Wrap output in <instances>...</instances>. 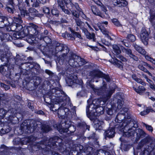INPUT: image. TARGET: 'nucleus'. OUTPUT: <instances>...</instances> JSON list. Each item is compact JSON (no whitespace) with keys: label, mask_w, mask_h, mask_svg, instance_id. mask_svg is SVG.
Returning a JSON list of instances; mask_svg holds the SVG:
<instances>
[{"label":"nucleus","mask_w":155,"mask_h":155,"mask_svg":"<svg viewBox=\"0 0 155 155\" xmlns=\"http://www.w3.org/2000/svg\"><path fill=\"white\" fill-rule=\"evenodd\" d=\"M63 120H62L60 123H57L54 124V127L56 128L58 130L60 131L62 127V125L64 124V123L62 122Z\"/></svg>","instance_id":"4d7b16f0"},{"label":"nucleus","mask_w":155,"mask_h":155,"mask_svg":"<svg viewBox=\"0 0 155 155\" xmlns=\"http://www.w3.org/2000/svg\"><path fill=\"white\" fill-rule=\"evenodd\" d=\"M94 106L92 107L93 108V112L97 113L99 115L102 114L104 113L105 111L104 106H101L99 105H93Z\"/></svg>","instance_id":"2f4dec72"},{"label":"nucleus","mask_w":155,"mask_h":155,"mask_svg":"<svg viewBox=\"0 0 155 155\" xmlns=\"http://www.w3.org/2000/svg\"><path fill=\"white\" fill-rule=\"evenodd\" d=\"M113 3L114 5L121 8L126 7L128 5L126 0H114Z\"/></svg>","instance_id":"72a5a7b5"},{"label":"nucleus","mask_w":155,"mask_h":155,"mask_svg":"<svg viewBox=\"0 0 155 155\" xmlns=\"http://www.w3.org/2000/svg\"><path fill=\"white\" fill-rule=\"evenodd\" d=\"M77 127L83 132H85L87 130L89 131L90 128V125H87L85 121L81 120L78 123Z\"/></svg>","instance_id":"cd10ccee"},{"label":"nucleus","mask_w":155,"mask_h":155,"mask_svg":"<svg viewBox=\"0 0 155 155\" xmlns=\"http://www.w3.org/2000/svg\"><path fill=\"white\" fill-rule=\"evenodd\" d=\"M18 33H14L13 34L12 36L11 35L12 40V41L14 44L18 47H22L23 45L21 43H20L19 40L23 38L21 35L19 36L18 34L20 32Z\"/></svg>","instance_id":"412c9836"},{"label":"nucleus","mask_w":155,"mask_h":155,"mask_svg":"<svg viewBox=\"0 0 155 155\" xmlns=\"http://www.w3.org/2000/svg\"><path fill=\"white\" fill-rule=\"evenodd\" d=\"M155 145L154 144L150 143L148 146L147 149L148 150L144 149L141 153V155H150V153H153L155 151Z\"/></svg>","instance_id":"c756f323"},{"label":"nucleus","mask_w":155,"mask_h":155,"mask_svg":"<svg viewBox=\"0 0 155 155\" xmlns=\"http://www.w3.org/2000/svg\"><path fill=\"white\" fill-rule=\"evenodd\" d=\"M55 53L57 54L59 52H62L63 55L66 56L69 51L68 47L65 45L55 41L54 43Z\"/></svg>","instance_id":"f8f14e48"},{"label":"nucleus","mask_w":155,"mask_h":155,"mask_svg":"<svg viewBox=\"0 0 155 155\" xmlns=\"http://www.w3.org/2000/svg\"><path fill=\"white\" fill-rule=\"evenodd\" d=\"M112 52L114 54L112 57H113V56H116V57H118L117 56L119 55L121 52L120 48L117 45L114 44L112 45Z\"/></svg>","instance_id":"c9c22d12"},{"label":"nucleus","mask_w":155,"mask_h":155,"mask_svg":"<svg viewBox=\"0 0 155 155\" xmlns=\"http://www.w3.org/2000/svg\"><path fill=\"white\" fill-rule=\"evenodd\" d=\"M110 107H107L106 109L107 114L111 116L113 115L114 110V112H116L117 109L116 105L113 104L111 102H110Z\"/></svg>","instance_id":"4c0bfd02"},{"label":"nucleus","mask_w":155,"mask_h":155,"mask_svg":"<svg viewBox=\"0 0 155 155\" xmlns=\"http://www.w3.org/2000/svg\"><path fill=\"white\" fill-rule=\"evenodd\" d=\"M58 8L61 9L65 13L68 15L71 13L73 19L74 20L73 13L79 14V18L80 15L81 17L87 21L90 20V18L84 14L82 10L79 6L78 3L73 2L72 0H58Z\"/></svg>","instance_id":"f03ea898"},{"label":"nucleus","mask_w":155,"mask_h":155,"mask_svg":"<svg viewBox=\"0 0 155 155\" xmlns=\"http://www.w3.org/2000/svg\"><path fill=\"white\" fill-rule=\"evenodd\" d=\"M68 131L71 133H73L76 130V127L74 125L72 124L70 122L69 123L68 122Z\"/></svg>","instance_id":"09e8293b"},{"label":"nucleus","mask_w":155,"mask_h":155,"mask_svg":"<svg viewBox=\"0 0 155 155\" xmlns=\"http://www.w3.org/2000/svg\"><path fill=\"white\" fill-rule=\"evenodd\" d=\"M118 116L117 115L115 118V120L116 122L119 123L117 128V131L118 132L123 133L124 137H134L135 134H136L135 140H139L140 138H143L145 136V133L142 129L138 128L137 130L138 127V124L137 121L134 119H131L129 122H128L125 126L123 127L121 124L124 118L121 120H119Z\"/></svg>","instance_id":"f257e3e1"},{"label":"nucleus","mask_w":155,"mask_h":155,"mask_svg":"<svg viewBox=\"0 0 155 155\" xmlns=\"http://www.w3.org/2000/svg\"><path fill=\"white\" fill-rule=\"evenodd\" d=\"M15 142L18 145H23L27 143L26 141L20 138H18L15 139Z\"/></svg>","instance_id":"de8ad7c7"},{"label":"nucleus","mask_w":155,"mask_h":155,"mask_svg":"<svg viewBox=\"0 0 155 155\" xmlns=\"http://www.w3.org/2000/svg\"><path fill=\"white\" fill-rule=\"evenodd\" d=\"M14 20H13V22L14 21H15V22H17V23H21L22 22V21L21 20V16H19L18 17H14Z\"/></svg>","instance_id":"774afa93"},{"label":"nucleus","mask_w":155,"mask_h":155,"mask_svg":"<svg viewBox=\"0 0 155 155\" xmlns=\"http://www.w3.org/2000/svg\"><path fill=\"white\" fill-rule=\"evenodd\" d=\"M41 129L44 133H47L51 130V126L46 124H43L41 126Z\"/></svg>","instance_id":"a19ab883"},{"label":"nucleus","mask_w":155,"mask_h":155,"mask_svg":"<svg viewBox=\"0 0 155 155\" xmlns=\"http://www.w3.org/2000/svg\"><path fill=\"white\" fill-rule=\"evenodd\" d=\"M44 97L46 105L50 108V110L54 108V104H58V102L55 100L51 93H48Z\"/></svg>","instance_id":"ddd939ff"},{"label":"nucleus","mask_w":155,"mask_h":155,"mask_svg":"<svg viewBox=\"0 0 155 155\" xmlns=\"http://www.w3.org/2000/svg\"><path fill=\"white\" fill-rule=\"evenodd\" d=\"M111 56L112 58L109 59L108 61L116 67L120 69H122L123 68L124 64L121 61L118 60L114 56H113V57Z\"/></svg>","instance_id":"bb28decb"},{"label":"nucleus","mask_w":155,"mask_h":155,"mask_svg":"<svg viewBox=\"0 0 155 155\" xmlns=\"http://www.w3.org/2000/svg\"><path fill=\"white\" fill-rule=\"evenodd\" d=\"M111 21L113 24L117 27H121L122 26L119 21L116 18H113L111 20Z\"/></svg>","instance_id":"13d9d810"},{"label":"nucleus","mask_w":155,"mask_h":155,"mask_svg":"<svg viewBox=\"0 0 155 155\" xmlns=\"http://www.w3.org/2000/svg\"><path fill=\"white\" fill-rule=\"evenodd\" d=\"M83 148V146L80 144H74L68 153V154L69 155H78L82 151Z\"/></svg>","instance_id":"dca6fc26"},{"label":"nucleus","mask_w":155,"mask_h":155,"mask_svg":"<svg viewBox=\"0 0 155 155\" xmlns=\"http://www.w3.org/2000/svg\"><path fill=\"white\" fill-rule=\"evenodd\" d=\"M11 149V148L6 146L4 144H2L0 146V150L4 155L9 154Z\"/></svg>","instance_id":"58836bf2"},{"label":"nucleus","mask_w":155,"mask_h":155,"mask_svg":"<svg viewBox=\"0 0 155 155\" xmlns=\"http://www.w3.org/2000/svg\"><path fill=\"white\" fill-rule=\"evenodd\" d=\"M106 90L101 87L99 88H96L95 92L97 93L98 95L101 97H103L106 95V94H105Z\"/></svg>","instance_id":"37998d69"},{"label":"nucleus","mask_w":155,"mask_h":155,"mask_svg":"<svg viewBox=\"0 0 155 155\" xmlns=\"http://www.w3.org/2000/svg\"><path fill=\"white\" fill-rule=\"evenodd\" d=\"M68 29L71 32L70 40L74 41L75 40L76 38H78L80 39H83V38L80 33L75 31V30H74L71 27H69Z\"/></svg>","instance_id":"b1692460"},{"label":"nucleus","mask_w":155,"mask_h":155,"mask_svg":"<svg viewBox=\"0 0 155 155\" xmlns=\"http://www.w3.org/2000/svg\"><path fill=\"white\" fill-rule=\"evenodd\" d=\"M149 33L144 27H143L141 31L140 36L142 42L145 45L148 44Z\"/></svg>","instance_id":"a211bd4d"},{"label":"nucleus","mask_w":155,"mask_h":155,"mask_svg":"<svg viewBox=\"0 0 155 155\" xmlns=\"http://www.w3.org/2000/svg\"><path fill=\"white\" fill-rule=\"evenodd\" d=\"M91 9L93 14L94 15L98 16L103 18H104L105 17V16L104 13L101 12L96 5L92 6H91Z\"/></svg>","instance_id":"473e14b6"},{"label":"nucleus","mask_w":155,"mask_h":155,"mask_svg":"<svg viewBox=\"0 0 155 155\" xmlns=\"http://www.w3.org/2000/svg\"><path fill=\"white\" fill-rule=\"evenodd\" d=\"M52 78L55 83L56 82L57 83H59L60 78L57 75H54L53 74V75L52 76Z\"/></svg>","instance_id":"69168bd1"},{"label":"nucleus","mask_w":155,"mask_h":155,"mask_svg":"<svg viewBox=\"0 0 155 155\" xmlns=\"http://www.w3.org/2000/svg\"><path fill=\"white\" fill-rule=\"evenodd\" d=\"M34 40L38 42L44 41L46 44L50 43L51 40V39L48 36L45 35H44L43 34L38 35L35 38Z\"/></svg>","instance_id":"393cba45"},{"label":"nucleus","mask_w":155,"mask_h":155,"mask_svg":"<svg viewBox=\"0 0 155 155\" xmlns=\"http://www.w3.org/2000/svg\"><path fill=\"white\" fill-rule=\"evenodd\" d=\"M123 48L125 55L128 58L137 61L138 60V58L134 54L131 49L124 47H123Z\"/></svg>","instance_id":"5701e85b"},{"label":"nucleus","mask_w":155,"mask_h":155,"mask_svg":"<svg viewBox=\"0 0 155 155\" xmlns=\"http://www.w3.org/2000/svg\"><path fill=\"white\" fill-rule=\"evenodd\" d=\"M33 80L28 82H27L26 80L25 82H23V85L26 89L30 91H33L36 89L40 83V78L39 77L35 76L33 77Z\"/></svg>","instance_id":"9b49d317"},{"label":"nucleus","mask_w":155,"mask_h":155,"mask_svg":"<svg viewBox=\"0 0 155 155\" xmlns=\"http://www.w3.org/2000/svg\"><path fill=\"white\" fill-rule=\"evenodd\" d=\"M0 60H1L2 61H6L8 62L11 59V57L8 55V54H4L0 53Z\"/></svg>","instance_id":"c03bdc74"},{"label":"nucleus","mask_w":155,"mask_h":155,"mask_svg":"<svg viewBox=\"0 0 155 155\" xmlns=\"http://www.w3.org/2000/svg\"><path fill=\"white\" fill-rule=\"evenodd\" d=\"M138 67L140 70L148 73L149 75H152V74L147 70V68L151 69L152 68L150 64L147 62H142L141 64L138 66Z\"/></svg>","instance_id":"a878e982"},{"label":"nucleus","mask_w":155,"mask_h":155,"mask_svg":"<svg viewBox=\"0 0 155 155\" xmlns=\"http://www.w3.org/2000/svg\"><path fill=\"white\" fill-rule=\"evenodd\" d=\"M63 140L58 136H54L50 138L48 140L47 138L45 140H41L39 142V145L48 148V151L58 150L60 152L64 153H66L67 148L62 142ZM44 147H43L44 148Z\"/></svg>","instance_id":"7ed1b4c3"},{"label":"nucleus","mask_w":155,"mask_h":155,"mask_svg":"<svg viewBox=\"0 0 155 155\" xmlns=\"http://www.w3.org/2000/svg\"><path fill=\"white\" fill-rule=\"evenodd\" d=\"M151 140V138L149 137H146L140 141V143H142L143 146L149 143Z\"/></svg>","instance_id":"5fc2aeb1"},{"label":"nucleus","mask_w":155,"mask_h":155,"mask_svg":"<svg viewBox=\"0 0 155 155\" xmlns=\"http://www.w3.org/2000/svg\"><path fill=\"white\" fill-rule=\"evenodd\" d=\"M115 98L116 99L117 103L116 104H113L116 105L117 109H120L122 108L123 104V98L121 95L119 93H117Z\"/></svg>","instance_id":"7c9ffc66"},{"label":"nucleus","mask_w":155,"mask_h":155,"mask_svg":"<svg viewBox=\"0 0 155 155\" xmlns=\"http://www.w3.org/2000/svg\"><path fill=\"white\" fill-rule=\"evenodd\" d=\"M28 147L29 148V150L32 152L40 151V152L43 153V151H45V149L39 145V143H36L35 144L31 143L28 145Z\"/></svg>","instance_id":"4be33fe9"},{"label":"nucleus","mask_w":155,"mask_h":155,"mask_svg":"<svg viewBox=\"0 0 155 155\" xmlns=\"http://www.w3.org/2000/svg\"><path fill=\"white\" fill-rule=\"evenodd\" d=\"M29 12L28 15V20H29L33 21L35 17H40L41 14L39 13V12L35 8H30L29 9Z\"/></svg>","instance_id":"aec40b11"},{"label":"nucleus","mask_w":155,"mask_h":155,"mask_svg":"<svg viewBox=\"0 0 155 155\" xmlns=\"http://www.w3.org/2000/svg\"><path fill=\"white\" fill-rule=\"evenodd\" d=\"M118 125V124L116 125V127H117ZM115 128L114 127H109L107 129L105 130L104 135L105 139L113 138L115 137L116 133Z\"/></svg>","instance_id":"4468645a"},{"label":"nucleus","mask_w":155,"mask_h":155,"mask_svg":"<svg viewBox=\"0 0 155 155\" xmlns=\"http://www.w3.org/2000/svg\"><path fill=\"white\" fill-rule=\"evenodd\" d=\"M24 120L19 127V131L17 133L18 135L23 134H27L33 132L38 127L36 122L35 120Z\"/></svg>","instance_id":"39448f33"},{"label":"nucleus","mask_w":155,"mask_h":155,"mask_svg":"<svg viewBox=\"0 0 155 155\" xmlns=\"http://www.w3.org/2000/svg\"><path fill=\"white\" fill-rule=\"evenodd\" d=\"M8 5H10V6H6V7L5 8V10L9 13H13L14 12V6L15 5L14 2H13V4H12V5L8 3Z\"/></svg>","instance_id":"a18cd8bd"},{"label":"nucleus","mask_w":155,"mask_h":155,"mask_svg":"<svg viewBox=\"0 0 155 155\" xmlns=\"http://www.w3.org/2000/svg\"><path fill=\"white\" fill-rule=\"evenodd\" d=\"M35 139V137L33 136H30L28 137L27 140L26 141L27 143H32L34 141Z\"/></svg>","instance_id":"338daca9"},{"label":"nucleus","mask_w":155,"mask_h":155,"mask_svg":"<svg viewBox=\"0 0 155 155\" xmlns=\"http://www.w3.org/2000/svg\"><path fill=\"white\" fill-rule=\"evenodd\" d=\"M100 78L104 79L107 82H110L111 80L109 75L104 73L102 71V72Z\"/></svg>","instance_id":"3c124183"},{"label":"nucleus","mask_w":155,"mask_h":155,"mask_svg":"<svg viewBox=\"0 0 155 155\" xmlns=\"http://www.w3.org/2000/svg\"><path fill=\"white\" fill-rule=\"evenodd\" d=\"M63 120H64V124L65 127H62L60 131L63 133H67L68 131V129L67 124L68 121H66L64 119ZM63 126H64V125H63Z\"/></svg>","instance_id":"8fccbe9b"},{"label":"nucleus","mask_w":155,"mask_h":155,"mask_svg":"<svg viewBox=\"0 0 155 155\" xmlns=\"http://www.w3.org/2000/svg\"><path fill=\"white\" fill-rule=\"evenodd\" d=\"M0 38L1 41L3 42L11 41L12 40L11 35L8 33H2L0 35Z\"/></svg>","instance_id":"f704fd0d"},{"label":"nucleus","mask_w":155,"mask_h":155,"mask_svg":"<svg viewBox=\"0 0 155 155\" xmlns=\"http://www.w3.org/2000/svg\"><path fill=\"white\" fill-rule=\"evenodd\" d=\"M133 88L136 93L141 95H144L146 91L145 87L141 85L139 86L137 88L133 87Z\"/></svg>","instance_id":"e433bc0d"},{"label":"nucleus","mask_w":155,"mask_h":155,"mask_svg":"<svg viewBox=\"0 0 155 155\" xmlns=\"http://www.w3.org/2000/svg\"><path fill=\"white\" fill-rule=\"evenodd\" d=\"M92 104H88L86 107V113L87 116L88 118H90L93 116H95V112L93 111V110H91V111L90 110V108Z\"/></svg>","instance_id":"79ce46f5"},{"label":"nucleus","mask_w":155,"mask_h":155,"mask_svg":"<svg viewBox=\"0 0 155 155\" xmlns=\"http://www.w3.org/2000/svg\"><path fill=\"white\" fill-rule=\"evenodd\" d=\"M102 72L99 69H93L90 71L89 75L92 79L100 78Z\"/></svg>","instance_id":"c85d7f7f"},{"label":"nucleus","mask_w":155,"mask_h":155,"mask_svg":"<svg viewBox=\"0 0 155 155\" xmlns=\"http://www.w3.org/2000/svg\"><path fill=\"white\" fill-rule=\"evenodd\" d=\"M43 12L46 15H49L50 14V10L49 7L45 6L42 8Z\"/></svg>","instance_id":"680f3d73"},{"label":"nucleus","mask_w":155,"mask_h":155,"mask_svg":"<svg viewBox=\"0 0 155 155\" xmlns=\"http://www.w3.org/2000/svg\"><path fill=\"white\" fill-rule=\"evenodd\" d=\"M7 113V111L4 108H0V116L1 119L4 118Z\"/></svg>","instance_id":"052dcab7"},{"label":"nucleus","mask_w":155,"mask_h":155,"mask_svg":"<svg viewBox=\"0 0 155 155\" xmlns=\"http://www.w3.org/2000/svg\"><path fill=\"white\" fill-rule=\"evenodd\" d=\"M129 41L126 39H123L122 38L120 39V44L124 46L127 47H129L131 46V44L129 42Z\"/></svg>","instance_id":"603ef678"},{"label":"nucleus","mask_w":155,"mask_h":155,"mask_svg":"<svg viewBox=\"0 0 155 155\" xmlns=\"http://www.w3.org/2000/svg\"><path fill=\"white\" fill-rule=\"evenodd\" d=\"M38 26L33 23H30L28 25H25L20 30L18 35H21L22 38H24L29 35H33L35 39L38 35Z\"/></svg>","instance_id":"423d86ee"},{"label":"nucleus","mask_w":155,"mask_h":155,"mask_svg":"<svg viewBox=\"0 0 155 155\" xmlns=\"http://www.w3.org/2000/svg\"><path fill=\"white\" fill-rule=\"evenodd\" d=\"M40 66L38 64H29V65H28L27 69H25V72L23 73V71L21 70V73L25 75L38 74L40 73Z\"/></svg>","instance_id":"9d476101"},{"label":"nucleus","mask_w":155,"mask_h":155,"mask_svg":"<svg viewBox=\"0 0 155 155\" xmlns=\"http://www.w3.org/2000/svg\"><path fill=\"white\" fill-rule=\"evenodd\" d=\"M127 38L129 41L132 42H134L136 40V36L132 34H128Z\"/></svg>","instance_id":"864d4df0"},{"label":"nucleus","mask_w":155,"mask_h":155,"mask_svg":"<svg viewBox=\"0 0 155 155\" xmlns=\"http://www.w3.org/2000/svg\"><path fill=\"white\" fill-rule=\"evenodd\" d=\"M87 63L84 59L72 52L69 57L68 65L66 66L65 68L67 72H71L74 71V68H78Z\"/></svg>","instance_id":"20e7f679"},{"label":"nucleus","mask_w":155,"mask_h":155,"mask_svg":"<svg viewBox=\"0 0 155 155\" xmlns=\"http://www.w3.org/2000/svg\"><path fill=\"white\" fill-rule=\"evenodd\" d=\"M51 13L54 17H58L60 12L56 8L53 7L51 10Z\"/></svg>","instance_id":"49530a36"},{"label":"nucleus","mask_w":155,"mask_h":155,"mask_svg":"<svg viewBox=\"0 0 155 155\" xmlns=\"http://www.w3.org/2000/svg\"><path fill=\"white\" fill-rule=\"evenodd\" d=\"M89 119L91 121L93 122V125L95 130H101L103 129L102 125L104 123L103 121L99 120L94 116H93Z\"/></svg>","instance_id":"2eb2a0df"},{"label":"nucleus","mask_w":155,"mask_h":155,"mask_svg":"<svg viewBox=\"0 0 155 155\" xmlns=\"http://www.w3.org/2000/svg\"><path fill=\"white\" fill-rule=\"evenodd\" d=\"M70 33H68L67 31H65L64 33L62 34V37L68 39L69 40L70 38Z\"/></svg>","instance_id":"0e129e2a"},{"label":"nucleus","mask_w":155,"mask_h":155,"mask_svg":"<svg viewBox=\"0 0 155 155\" xmlns=\"http://www.w3.org/2000/svg\"><path fill=\"white\" fill-rule=\"evenodd\" d=\"M112 93L109 92L106 94V95L103 97H101L100 98L98 99L97 102V104H98L97 105H99L100 106L102 105V106H104L107 105L108 102H107L108 100L110 97Z\"/></svg>","instance_id":"f3484780"},{"label":"nucleus","mask_w":155,"mask_h":155,"mask_svg":"<svg viewBox=\"0 0 155 155\" xmlns=\"http://www.w3.org/2000/svg\"><path fill=\"white\" fill-rule=\"evenodd\" d=\"M66 82L68 86L74 87L75 84H80V82L76 76L74 78L73 76H71L66 79Z\"/></svg>","instance_id":"6ab92c4d"},{"label":"nucleus","mask_w":155,"mask_h":155,"mask_svg":"<svg viewBox=\"0 0 155 155\" xmlns=\"http://www.w3.org/2000/svg\"><path fill=\"white\" fill-rule=\"evenodd\" d=\"M18 118L13 115H9L8 117V121L0 124V135L9 133L12 130L11 125L12 124H15L18 122Z\"/></svg>","instance_id":"6e6552de"},{"label":"nucleus","mask_w":155,"mask_h":155,"mask_svg":"<svg viewBox=\"0 0 155 155\" xmlns=\"http://www.w3.org/2000/svg\"><path fill=\"white\" fill-rule=\"evenodd\" d=\"M86 86L88 88H91L95 92L96 88L95 87L94 85L92 84L91 81H87L86 82Z\"/></svg>","instance_id":"bf43d9fd"},{"label":"nucleus","mask_w":155,"mask_h":155,"mask_svg":"<svg viewBox=\"0 0 155 155\" xmlns=\"http://www.w3.org/2000/svg\"><path fill=\"white\" fill-rule=\"evenodd\" d=\"M97 26L99 29L103 34L108 31L104 27V26L102 25L101 23L97 24Z\"/></svg>","instance_id":"6e6d98bb"},{"label":"nucleus","mask_w":155,"mask_h":155,"mask_svg":"<svg viewBox=\"0 0 155 155\" xmlns=\"http://www.w3.org/2000/svg\"><path fill=\"white\" fill-rule=\"evenodd\" d=\"M58 89V87H55L52 88L51 91V93L52 95L55 100L58 102V104H60L62 102H68L70 100L69 97L66 94L64 93V92H62V93Z\"/></svg>","instance_id":"1a4fd4ad"},{"label":"nucleus","mask_w":155,"mask_h":155,"mask_svg":"<svg viewBox=\"0 0 155 155\" xmlns=\"http://www.w3.org/2000/svg\"><path fill=\"white\" fill-rule=\"evenodd\" d=\"M20 10V13L21 15V16L24 17L25 15L28 16V15H27V14H28V12H27L26 10L24 9V8L20 9L19 8Z\"/></svg>","instance_id":"e2e57ef3"},{"label":"nucleus","mask_w":155,"mask_h":155,"mask_svg":"<svg viewBox=\"0 0 155 155\" xmlns=\"http://www.w3.org/2000/svg\"><path fill=\"white\" fill-rule=\"evenodd\" d=\"M73 15L74 16V21L78 26L79 27L82 31L84 34L86 38L89 40H92L94 42H95L96 38L95 37V34L94 33L91 34L90 33L87 29V27L85 26L84 23L81 21L80 18H79V14L73 13Z\"/></svg>","instance_id":"0eeeda50"},{"label":"nucleus","mask_w":155,"mask_h":155,"mask_svg":"<svg viewBox=\"0 0 155 155\" xmlns=\"http://www.w3.org/2000/svg\"><path fill=\"white\" fill-rule=\"evenodd\" d=\"M133 46L134 49L140 54L143 55H146V52L143 48L137 45L136 44H134Z\"/></svg>","instance_id":"ea45409f"}]
</instances>
